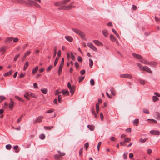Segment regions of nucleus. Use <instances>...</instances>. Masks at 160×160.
<instances>
[{
    "label": "nucleus",
    "mask_w": 160,
    "mask_h": 160,
    "mask_svg": "<svg viewBox=\"0 0 160 160\" xmlns=\"http://www.w3.org/2000/svg\"><path fill=\"white\" fill-rule=\"evenodd\" d=\"M72 30L75 33L78 34L81 31L80 30L76 28H73Z\"/></svg>",
    "instance_id": "b1692460"
},
{
    "label": "nucleus",
    "mask_w": 160,
    "mask_h": 160,
    "mask_svg": "<svg viewBox=\"0 0 160 160\" xmlns=\"http://www.w3.org/2000/svg\"><path fill=\"white\" fill-rule=\"evenodd\" d=\"M143 111L145 113L148 114L149 113V110L147 109H143Z\"/></svg>",
    "instance_id": "a18cd8bd"
},
{
    "label": "nucleus",
    "mask_w": 160,
    "mask_h": 160,
    "mask_svg": "<svg viewBox=\"0 0 160 160\" xmlns=\"http://www.w3.org/2000/svg\"><path fill=\"white\" fill-rule=\"evenodd\" d=\"M158 98L156 96H153V102H155L158 101Z\"/></svg>",
    "instance_id": "473e14b6"
},
{
    "label": "nucleus",
    "mask_w": 160,
    "mask_h": 160,
    "mask_svg": "<svg viewBox=\"0 0 160 160\" xmlns=\"http://www.w3.org/2000/svg\"><path fill=\"white\" fill-rule=\"evenodd\" d=\"M58 59L57 58H56L54 63V66H55L58 62Z\"/></svg>",
    "instance_id": "4d7b16f0"
},
{
    "label": "nucleus",
    "mask_w": 160,
    "mask_h": 160,
    "mask_svg": "<svg viewBox=\"0 0 160 160\" xmlns=\"http://www.w3.org/2000/svg\"><path fill=\"white\" fill-rule=\"evenodd\" d=\"M39 138L43 140L45 138V136L44 134H42L39 136Z\"/></svg>",
    "instance_id": "de8ad7c7"
},
{
    "label": "nucleus",
    "mask_w": 160,
    "mask_h": 160,
    "mask_svg": "<svg viewBox=\"0 0 160 160\" xmlns=\"http://www.w3.org/2000/svg\"><path fill=\"white\" fill-rule=\"evenodd\" d=\"M87 46L92 50L95 51H97V49L93 45L92 43H88Z\"/></svg>",
    "instance_id": "423d86ee"
},
{
    "label": "nucleus",
    "mask_w": 160,
    "mask_h": 160,
    "mask_svg": "<svg viewBox=\"0 0 160 160\" xmlns=\"http://www.w3.org/2000/svg\"><path fill=\"white\" fill-rule=\"evenodd\" d=\"M38 69V66L34 68H33L32 70V73L33 74H35L37 72Z\"/></svg>",
    "instance_id": "dca6fc26"
},
{
    "label": "nucleus",
    "mask_w": 160,
    "mask_h": 160,
    "mask_svg": "<svg viewBox=\"0 0 160 160\" xmlns=\"http://www.w3.org/2000/svg\"><path fill=\"white\" fill-rule=\"evenodd\" d=\"M6 99V98L4 96H0V103L2 102L3 100Z\"/></svg>",
    "instance_id": "c9c22d12"
},
{
    "label": "nucleus",
    "mask_w": 160,
    "mask_h": 160,
    "mask_svg": "<svg viewBox=\"0 0 160 160\" xmlns=\"http://www.w3.org/2000/svg\"><path fill=\"white\" fill-rule=\"evenodd\" d=\"M29 2H30L31 4H32V5L36 7L37 8H40V6L37 3H36L34 1L32 0H28Z\"/></svg>",
    "instance_id": "1a4fd4ad"
},
{
    "label": "nucleus",
    "mask_w": 160,
    "mask_h": 160,
    "mask_svg": "<svg viewBox=\"0 0 160 160\" xmlns=\"http://www.w3.org/2000/svg\"><path fill=\"white\" fill-rule=\"evenodd\" d=\"M133 123L135 126H137L139 124V119H135L133 121Z\"/></svg>",
    "instance_id": "4468645a"
},
{
    "label": "nucleus",
    "mask_w": 160,
    "mask_h": 160,
    "mask_svg": "<svg viewBox=\"0 0 160 160\" xmlns=\"http://www.w3.org/2000/svg\"><path fill=\"white\" fill-rule=\"evenodd\" d=\"M102 33L103 35L105 37H107L108 36V31L106 30H104L102 31Z\"/></svg>",
    "instance_id": "2eb2a0df"
},
{
    "label": "nucleus",
    "mask_w": 160,
    "mask_h": 160,
    "mask_svg": "<svg viewBox=\"0 0 160 160\" xmlns=\"http://www.w3.org/2000/svg\"><path fill=\"white\" fill-rule=\"evenodd\" d=\"M52 65H50V66H49L47 68V71L48 72H49V71H50L51 70V69H52Z\"/></svg>",
    "instance_id": "338daca9"
},
{
    "label": "nucleus",
    "mask_w": 160,
    "mask_h": 160,
    "mask_svg": "<svg viewBox=\"0 0 160 160\" xmlns=\"http://www.w3.org/2000/svg\"><path fill=\"white\" fill-rule=\"evenodd\" d=\"M93 42L98 46H100L102 45V43L97 40H93Z\"/></svg>",
    "instance_id": "f8f14e48"
},
{
    "label": "nucleus",
    "mask_w": 160,
    "mask_h": 160,
    "mask_svg": "<svg viewBox=\"0 0 160 160\" xmlns=\"http://www.w3.org/2000/svg\"><path fill=\"white\" fill-rule=\"evenodd\" d=\"M85 73V70L84 69L81 70L80 71V73L82 75H83Z\"/></svg>",
    "instance_id": "13d9d810"
},
{
    "label": "nucleus",
    "mask_w": 160,
    "mask_h": 160,
    "mask_svg": "<svg viewBox=\"0 0 160 160\" xmlns=\"http://www.w3.org/2000/svg\"><path fill=\"white\" fill-rule=\"evenodd\" d=\"M15 97L18 100H19L20 101H22V102H23V100L22 98H20V97H19L17 96H16Z\"/></svg>",
    "instance_id": "052dcab7"
},
{
    "label": "nucleus",
    "mask_w": 160,
    "mask_h": 160,
    "mask_svg": "<svg viewBox=\"0 0 160 160\" xmlns=\"http://www.w3.org/2000/svg\"><path fill=\"white\" fill-rule=\"evenodd\" d=\"M54 111V109H49L46 112V113H51L52 112H53Z\"/></svg>",
    "instance_id": "6e6d98bb"
},
{
    "label": "nucleus",
    "mask_w": 160,
    "mask_h": 160,
    "mask_svg": "<svg viewBox=\"0 0 160 160\" xmlns=\"http://www.w3.org/2000/svg\"><path fill=\"white\" fill-rule=\"evenodd\" d=\"M10 75V71H9L7 72L4 73V76H9Z\"/></svg>",
    "instance_id": "680f3d73"
},
{
    "label": "nucleus",
    "mask_w": 160,
    "mask_h": 160,
    "mask_svg": "<svg viewBox=\"0 0 160 160\" xmlns=\"http://www.w3.org/2000/svg\"><path fill=\"white\" fill-rule=\"evenodd\" d=\"M139 82L142 85H144L145 83V81L142 79L139 80Z\"/></svg>",
    "instance_id": "c03bdc74"
},
{
    "label": "nucleus",
    "mask_w": 160,
    "mask_h": 160,
    "mask_svg": "<svg viewBox=\"0 0 160 160\" xmlns=\"http://www.w3.org/2000/svg\"><path fill=\"white\" fill-rule=\"evenodd\" d=\"M156 115L157 116V118L158 119H160V114L158 112H156Z\"/></svg>",
    "instance_id": "09e8293b"
},
{
    "label": "nucleus",
    "mask_w": 160,
    "mask_h": 160,
    "mask_svg": "<svg viewBox=\"0 0 160 160\" xmlns=\"http://www.w3.org/2000/svg\"><path fill=\"white\" fill-rule=\"evenodd\" d=\"M74 2L71 3L69 5L66 6L63 5L59 7L58 8L59 10H68L72 9L75 7L72 5Z\"/></svg>",
    "instance_id": "f03ea898"
},
{
    "label": "nucleus",
    "mask_w": 160,
    "mask_h": 160,
    "mask_svg": "<svg viewBox=\"0 0 160 160\" xmlns=\"http://www.w3.org/2000/svg\"><path fill=\"white\" fill-rule=\"evenodd\" d=\"M110 38L112 42H115L116 40V38L115 36L112 34H111L110 36Z\"/></svg>",
    "instance_id": "aec40b11"
},
{
    "label": "nucleus",
    "mask_w": 160,
    "mask_h": 160,
    "mask_svg": "<svg viewBox=\"0 0 160 160\" xmlns=\"http://www.w3.org/2000/svg\"><path fill=\"white\" fill-rule=\"evenodd\" d=\"M147 139H148L147 138H144V139H142V138H141L139 140V141L141 142L144 143V142H145L147 140Z\"/></svg>",
    "instance_id": "58836bf2"
},
{
    "label": "nucleus",
    "mask_w": 160,
    "mask_h": 160,
    "mask_svg": "<svg viewBox=\"0 0 160 160\" xmlns=\"http://www.w3.org/2000/svg\"><path fill=\"white\" fill-rule=\"evenodd\" d=\"M18 145H16L13 147V149L15 150V152L17 153L19 152V150L18 149Z\"/></svg>",
    "instance_id": "2f4dec72"
},
{
    "label": "nucleus",
    "mask_w": 160,
    "mask_h": 160,
    "mask_svg": "<svg viewBox=\"0 0 160 160\" xmlns=\"http://www.w3.org/2000/svg\"><path fill=\"white\" fill-rule=\"evenodd\" d=\"M89 66L91 68H92V66L93 65V60L91 58L89 59Z\"/></svg>",
    "instance_id": "c85d7f7f"
},
{
    "label": "nucleus",
    "mask_w": 160,
    "mask_h": 160,
    "mask_svg": "<svg viewBox=\"0 0 160 160\" xmlns=\"http://www.w3.org/2000/svg\"><path fill=\"white\" fill-rule=\"evenodd\" d=\"M54 158L56 159L59 160L62 158V157L59 154H56L54 156Z\"/></svg>",
    "instance_id": "393cba45"
},
{
    "label": "nucleus",
    "mask_w": 160,
    "mask_h": 160,
    "mask_svg": "<svg viewBox=\"0 0 160 160\" xmlns=\"http://www.w3.org/2000/svg\"><path fill=\"white\" fill-rule=\"evenodd\" d=\"M8 106L9 108H10V103H9L8 105L7 103L5 102L4 103V106H3L4 108H7Z\"/></svg>",
    "instance_id": "c756f323"
},
{
    "label": "nucleus",
    "mask_w": 160,
    "mask_h": 160,
    "mask_svg": "<svg viewBox=\"0 0 160 160\" xmlns=\"http://www.w3.org/2000/svg\"><path fill=\"white\" fill-rule=\"evenodd\" d=\"M24 115L22 114L19 118L17 121V123H19L21 121Z\"/></svg>",
    "instance_id": "cd10ccee"
},
{
    "label": "nucleus",
    "mask_w": 160,
    "mask_h": 160,
    "mask_svg": "<svg viewBox=\"0 0 160 160\" xmlns=\"http://www.w3.org/2000/svg\"><path fill=\"white\" fill-rule=\"evenodd\" d=\"M20 54H17L15 57L14 58V61H16L18 59V58L20 56Z\"/></svg>",
    "instance_id": "49530a36"
},
{
    "label": "nucleus",
    "mask_w": 160,
    "mask_h": 160,
    "mask_svg": "<svg viewBox=\"0 0 160 160\" xmlns=\"http://www.w3.org/2000/svg\"><path fill=\"white\" fill-rule=\"evenodd\" d=\"M84 78H85L84 77H81V76L79 77V82H82L84 79Z\"/></svg>",
    "instance_id": "79ce46f5"
},
{
    "label": "nucleus",
    "mask_w": 160,
    "mask_h": 160,
    "mask_svg": "<svg viewBox=\"0 0 160 160\" xmlns=\"http://www.w3.org/2000/svg\"><path fill=\"white\" fill-rule=\"evenodd\" d=\"M68 87L70 89V92L72 95L75 91V86L74 85H71V84L69 82L68 83Z\"/></svg>",
    "instance_id": "7ed1b4c3"
},
{
    "label": "nucleus",
    "mask_w": 160,
    "mask_h": 160,
    "mask_svg": "<svg viewBox=\"0 0 160 160\" xmlns=\"http://www.w3.org/2000/svg\"><path fill=\"white\" fill-rule=\"evenodd\" d=\"M90 82L91 85H94L95 84L94 81L92 79L90 81Z\"/></svg>",
    "instance_id": "e2e57ef3"
},
{
    "label": "nucleus",
    "mask_w": 160,
    "mask_h": 160,
    "mask_svg": "<svg viewBox=\"0 0 160 160\" xmlns=\"http://www.w3.org/2000/svg\"><path fill=\"white\" fill-rule=\"evenodd\" d=\"M132 55L136 59H142V57L140 55L135 53H132Z\"/></svg>",
    "instance_id": "6e6552de"
},
{
    "label": "nucleus",
    "mask_w": 160,
    "mask_h": 160,
    "mask_svg": "<svg viewBox=\"0 0 160 160\" xmlns=\"http://www.w3.org/2000/svg\"><path fill=\"white\" fill-rule=\"evenodd\" d=\"M131 139L129 138H125L124 139V142H128L131 141Z\"/></svg>",
    "instance_id": "bf43d9fd"
},
{
    "label": "nucleus",
    "mask_w": 160,
    "mask_h": 160,
    "mask_svg": "<svg viewBox=\"0 0 160 160\" xmlns=\"http://www.w3.org/2000/svg\"><path fill=\"white\" fill-rule=\"evenodd\" d=\"M30 94L31 97L34 98H38V96L33 93H31Z\"/></svg>",
    "instance_id": "37998d69"
},
{
    "label": "nucleus",
    "mask_w": 160,
    "mask_h": 160,
    "mask_svg": "<svg viewBox=\"0 0 160 160\" xmlns=\"http://www.w3.org/2000/svg\"><path fill=\"white\" fill-rule=\"evenodd\" d=\"M41 91L44 94H47L48 92V89L46 88H44V89H41Z\"/></svg>",
    "instance_id": "5701e85b"
},
{
    "label": "nucleus",
    "mask_w": 160,
    "mask_h": 160,
    "mask_svg": "<svg viewBox=\"0 0 160 160\" xmlns=\"http://www.w3.org/2000/svg\"><path fill=\"white\" fill-rule=\"evenodd\" d=\"M31 53V52L30 51H28L27 52L24 54L25 57H26L27 56L29 55Z\"/></svg>",
    "instance_id": "5fc2aeb1"
},
{
    "label": "nucleus",
    "mask_w": 160,
    "mask_h": 160,
    "mask_svg": "<svg viewBox=\"0 0 160 160\" xmlns=\"http://www.w3.org/2000/svg\"><path fill=\"white\" fill-rule=\"evenodd\" d=\"M65 38L68 41L70 42H72L73 41L72 38L69 36H67L65 37Z\"/></svg>",
    "instance_id": "9d476101"
},
{
    "label": "nucleus",
    "mask_w": 160,
    "mask_h": 160,
    "mask_svg": "<svg viewBox=\"0 0 160 160\" xmlns=\"http://www.w3.org/2000/svg\"><path fill=\"white\" fill-rule=\"evenodd\" d=\"M79 35L83 38H84L85 36V35L84 34V33L83 32H82L81 31L80 32Z\"/></svg>",
    "instance_id": "ea45409f"
},
{
    "label": "nucleus",
    "mask_w": 160,
    "mask_h": 160,
    "mask_svg": "<svg viewBox=\"0 0 160 160\" xmlns=\"http://www.w3.org/2000/svg\"><path fill=\"white\" fill-rule=\"evenodd\" d=\"M58 101L61 103V99L62 98V97L61 95H58Z\"/></svg>",
    "instance_id": "3c124183"
},
{
    "label": "nucleus",
    "mask_w": 160,
    "mask_h": 160,
    "mask_svg": "<svg viewBox=\"0 0 160 160\" xmlns=\"http://www.w3.org/2000/svg\"><path fill=\"white\" fill-rule=\"evenodd\" d=\"M83 150V147L82 148L80 149L79 152V155L80 156H81L82 154V153Z\"/></svg>",
    "instance_id": "603ef678"
},
{
    "label": "nucleus",
    "mask_w": 160,
    "mask_h": 160,
    "mask_svg": "<svg viewBox=\"0 0 160 160\" xmlns=\"http://www.w3.org/2000/svg\"><path fill=\"white\" fill-rule=\"evenodd\" d=\"M111 92L112 94L114 96H115L116 95L115 91L114 89L112 88V89L111 90Z\"/></svg>",
    "instance_id": "72a5a7b5"
},
{
    "label": "nucleus",
    "mask_w": 160,
    "mask_h": 160,
    "mask_svg": "<svg viewBox=\"0 0 160 160\" xmlns=\"http://www.w3.org/2000/svg\"><path fill=\"white\" fill-rule=\"evenodd\" d=\"M43 118V116H40L37 117L35 120L34 121V123H35L37 122H42V120Z\"/></svg>",
    "instance_id": "39448f33"
},
{
    "label": "nucleus",
    "mask_w": 160,
    "mask_h": 160,
    "mask_svg": "<svg viewBox=\"0 0 160 160\" xmlns=\"http://www.w3.org/2000/svg\"><path fill=\"white\" fill-rule=\"evenodd\" d=\"M88 127L91 131H93L94 129V127L93 125H88Z\"/></svg>",
    "instance_id": "4be33fe9"
},
{
    "label": "nucleus",
    "mask_w": 160,
    "mask_h": 160,
    "mask_svg": "<svg viewBox=\"0 0 160 160\" xmlns=\"http://www.w3.org/2000/svg\"><path fill=\"white\" fill-rule=\"evenodd\" d=\"M128 152H124L123 154V158L124 159H126L127 158Z\"/></svg>",
    "instance_id": "8fccbe9b"
},
{
    "label": "nucleus",
    "mask_w": 160,
    "mask_h": 160,
    "mask_svg": "<svg viewBox=\"0 0 160 160\" xmlns=\"http://www.w3.org/2000/svg\"><path fill=\"white\" fill-rule=\"evenodd\" d=\"M14 102L12 100L11 98V110H12L13 107Z\"/></svg>",
    "instance_id": "4c0bfd02"
},
{
    "label": "nucleus",
    "mask_w": 160,
    "mask_h": 160,
    "mask_svg": "<svg viewBox=\"0 0 160 160\" xmlns=\"http://www.w3.org/2000/svg\"><path fill=\"white\" fill-rule=\"evenodd\" d=\"M101 143H102L101 142H99V143L98 144L97 148H98V151H99V150L101 144Z\"/></svg>",
    "instance_id": "69168bd1"
},
{
    "label": "nucleus",
    "mask_w": 160,
    "mask_h": 160,
    "mask_svg": "<svg viewBox=\"0 0 160 160\" xmlns=\"http://www.w3.org/2000/svg\"><path fill=\"white\" fill-rule=\"evenodd\" d=\"M54 5L56 6H60L62 4V2H59L55 3Z\"/></svg>",
    "instance_id": "864d4df0"
},
{
    "label": "nucleus",
    "mask_w": 160,
    "mask_h": 160,
    "mask_svg": "<svg viewBox=\"0 0 160 160\" xmlns=\"http://www.w3.org/2000/svg\"><path fill=\"white\" fill-rule=\"evenodd\" d=\"M7 47L5 46H3L0 48V52H4L6 50Z\"/></svg>",
    "instance_id": "412c9836"
},
{
    "label": "nucleus",
    "mask_w": 160,
    "mask_h": 160,
    "mask_svg": "<svg viewBox=\"0 0 160 160\" xmlns=\"http://www.w3.org/2000/svg\"><path fill=\"white\" fill-rule=\"evenodd\" d=\"M78 60L79 62H82V59L81 57L78 56Z\"/></svg>",
    "instance_id": "774afa93"
},
{
    "label": "nucleus",
    "mask_w": 160,
    "mask_h": 160,
    "mask_svg": "<svg viewBox=\"0 0 160 160\" xmlns=\"http://www.w3.org/2000/svg\"><path fill=\"white\" fill-rule=\"evenodd\" d=\"M120 77L126 78H129V79H132V76L129 74H121L120 76Z\"/></svg>",
    "instance_id": "20e7f679"
},
{
    "label": "nucleus",
    "mask_w": 160,
    "mask_h": 160,
    "mask_svg": "<svg viewBox=\"0 0 160 160\" xmlns=\"http://www.w3.org/2000/svg\"><path fill=\"white\" fill-rule=\"evenodd\" d=\"M12 39H13V41L14 42H17L18 41L19 39L17 38H13V37H11V40Z\"/></svg>",
    "instance_id": "f704fd0d"
},
{
    "label": "nucleus",
    "mask_w": 160,
    "mask_h": 160,
    "mask_svg": "<svg viewBox=\"0 0 160 160\" xmlns=\"http://www.w3.org/2000/svg\"><path fill=\"white\" fill-rule=\"evenodd\" d=\"M58 152L59 154V155L61 157H62V156H64L65 154V153H64L63 152H60L59 151H58Z\"/></svg>",
    "instance_id": "e433bc0d"
},
{
    "label": "nucleus",
    "mask_w": 160,
    "mask_h": 160,
    "mask_svg": "<svg viewBox=\"0 0 160 160\" xmlns=\"http://www.w3.org/2000/svg\"><path fill=\"white\" fill-rule=\"evenodd\" d=\"M53 127V126H44V128L46 130H50Z\"/></svg>",
    "instance_id": "7c9ffc66"
},
{
    "label": "nucleus",
    "mask_w": 160,
    "mask_h": 160,
    "mask_svg": "<svg viewBox=\"0 0 160 160\" xmlns=\"http://www.w3.org/2000/svg\"><path fill=\"white\" fill-rule=\"evenodd\" d=\"M71 0H63L62 2V4H66L69 2H70Z\"/></svg>",
    "instance_id": "6ab92c4d"
},
{
    "label": "nucleus",
    "mask_w": 160,
    "mask_h": 160,
    "mask_svg": "<svg viewBox=\"0 0 160 160\" xmlns=\"http://www.w3.org/2000/svg\"><path fill=\"white\" fill-rule=\"evenodd\" d=\"M24 97L27 100H29V93L28 92H27L24 94Z\"/></svg>",
    "instance_id": "ddd939ff"
},
{
    "label": "nucleus",
    "mask_w": 160,
    "mask_h": 160,
    "mask_svg": "<svg viewBox=\"0 0 160 160\" xmlns=\"http://www.w3.org/2000/svg\"><path fill=\"white\" fill-rule=\"evenodd\" d=\"M71 56L72 59V60H75V57H74V56L73 54V53L72 52H71Z\"/></svg>",
    "instance_id": "0e129e2a"
},
{
    "label": "nucleus",
    "mask_w": 160,
    "mask_h": 160,
    "mask_svg": "<svg viewBox=\"0 0 160 160\" xmlns=\"http://www.w3.org/2000/svg\"><path fill=\"white\" fill-rule=\"evenodd\" d=\"M63 66L61 65H60L58 72V75H60L62 73V68Z\"/></svg>",
    "instance_id": "a211bd4d"
},
{
    "label": "nucleus",
    "mask_w": 160,
    "mask_h": 160,
    "mask_svg": "<svg viewBox=\"0 0 160 160\" xmlns=\"http://www.w3.org/2000/svg\"><path fill=\"white\" fill-rule=\"evenodd\" d=\"M56 50H57V47H56V46H55L54 47V54H53V57H54L56 55V54H57V51Z\"/></svg>",
    "instance_id": "a19ab883"
},
{
    "label": "nucleus",
    "mask_w": 160,
    "mask_h": 160,
    "mask_svg": "<svg viewBox=\"0 0 160 160\" xmlns=\"http://www.w3.org/2000/svg\"><path fill=\"white\" fill-rule=\"evenodd\" d=\"M137 64L141 71H145L150 73H152V72L148 67L146 66L142 67L140 63H137Z\"/></svg>",
    "instance_id": "f257e3e1"
},
{
    "label": "nucleus",
    "mask_w": 160,
    "mask_h": 160,
    "mask_svg": "<svg viewBox=\"0 0 160 160\" xmlns=\"http://www.w3.org/2000/svg\"><path fill=\"white\" fill-rule=\"evenodd\" d=\"M151 134L154 135H159L160 132L158 130H152L150 131Z\"/></svg>",
    "instance_id": "0eeeda50"
},
{
    "label": "nucleus",
    "mask_w": 160,
    "mask_h": 160,
    "mask_svg": "<svg viewBox=\"0 0 160 160\" xmlns=\"http://www.w3.org/2000/svg\"><path fill=\"white\" fill-rule=\"evenodd\" d=\"M140 62L145 64L146 65H148V61L147 60L143 59L142 58V59H141V60H140Z\"/></svg>",
    "instance_id": "9b49d317"
},
{
    "label": "nucleus",
    "mask_w": 160,
    "mask_h": 160,
    "mask_svg": "<svg viewBox=\"0 0 160 160\" xmlns=\"http://www.w3.org/2000/svg\"><path fill=\"white\" fill-rule=\"evenodd\" d=\"M148 65L151 66H155L156 65V63L155 62H148Z\"/></svg>",
    "instance_id": "a878e982"
},
{
    "label": "nucleus",
    "mask_w": 160,
    "mask_h": 160,
    "mask_svg": "<svg viewBox=\"0 0 160 160\" xmlns=\"http://www.w3.org/2000/svg\"><path fill=\"white\" fill-rule=\"evenodd\" d=\"M61 92L63 94H66L67 95H69V94L68 91L64 90H62L61 91Z\"/></svg>",
    "instance_id": "f3484780"
},
{
    "label": "nucleus",
    "mask_w": 160,
    "mask_h": 160,
    "mask_svg": "<svg viewBox=\"0 0 160 160\" xmlns=\"http://www.w3.org/2000/svg\"><path fill=\"white\" fill-rule=\"evenodd\" d=\"M29 65L28 62H27L24 64V67H23V70H25L28 67Z\"/></svg>",
    "instance_id": "bb28decb"
}]
</instances>
